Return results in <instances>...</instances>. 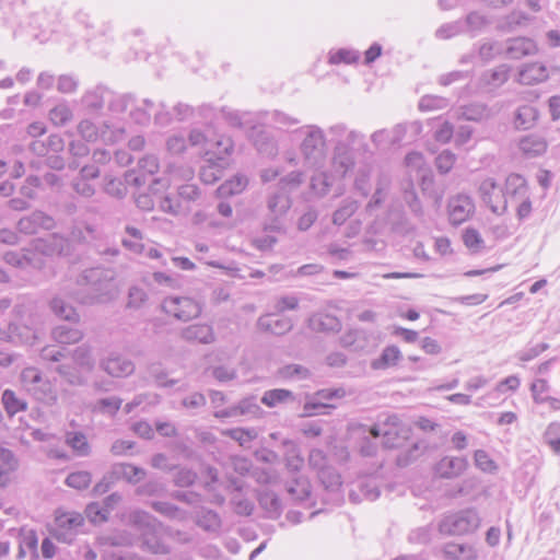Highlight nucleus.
Wrapping results in <instances>:
<instances>
[{
    "mask_svg": "<svg viewBox=\"0 0 560 560\" xmlns=\"http://www.w3.org/2000/svg\"><path fill=\"white\" fill-rule=\"evenodd\" d=\"M113 268L96 266L83 269L75 279L74 300L83 305L106 304L114 301L119 289Z\"/></svg>",
    "mask_w": 560,
    "mask_h": 560,
    "instance_id": "f257e3e1",
    "label": "nucleus"
},
{
    "mask_svg": "<svg viewBox=\"0 0 560 560\" xmlns=\"http://www.w3.org/2000/svg\"><path fill=\"white\" fill-rule=\"evenodd\" d=\"M129 524L139 534L143 550L154 555L168 553V548L162 540V523L153 515L142 510H136L129 515Z\"/></svg>",
    "mask_w": 560,
    "mask_h": 560,
    "instance_id": "f03ea898",
    "label": "nucleus"
},
{
    "mask_svg": "<svg viewBox=\"0 0 560 560\" xmlns=\"http://www.w3.org/2000/svg\"><path fill=\"white\" fill-rule=\"evenodd\" d=\"M267 214L264 221L265 232L281 233L285 230V215L292 206L289 190L278 188L267 197Z\"/></svg>",
    "mask_w": 560,
    "mask_h": 560,
    "instance_id": "7ed1b4c3",
    "label": "nucleus"
},
{
    "mask_svg": "<svg viewBox=\"0 0 560 560\" xmlns=\"http://www.w3.org/2000/svg\"><path fill=\"white\" fill-rule=\"evenodd\" d=\"M411 429L401 422L398 416L388 415L383 421L370 428L373 438L383 436V445L386 448L402 447L409 439Z\"/></svg>",
    "mask_w": 560,
    "mask_h": 560,
    "instance_id": "20e7f679",
    "label": "nucleus"
},
{
    "mask_svg": "<svg viewBox=\"0 0 560 560\" xmlns=\"http://www.w3.org/2000/svg\"><path fill=\"white\" fill-rule=\"evenodd\" d=\"M304 136L301 143V152L310 166H319L326 156V140L324 131L314 125L304 126L300 129Z\"/></svg>",
    "mask_w": 560,
    "mask_h": 560,
    "instance_id": "39448f33",
    "label": "nucleus"
},
{
    "mask_svg": "<svg viewBox=\"0 0 560 560\" xmlns=\"http://www.w3.org/2000/svg\"><path fill=\"white\" fill-rule=\"evenodd\" d=\"M480 525V517L476 510L465 509L445 515L439 524L443 535L455 536L474 533Z\"/></svg>",
    "mask_w": 560,
    "mask_h": 560,
    "instance_id": "423d86ee",
    "label": "nucleus"
},
{
    "mask_svg": "<svg viewBox=\"0 0 560 560\" xmlns=\"http://www.w3.org/2000/svg\"><path fill=\"white\" fill-rule=\"evenodd\" d=\"M218 152L210 153L206 152V155H210L206 160V164L200 168V179L202 183L211 185L219 180L223 175V170L228 165L226 155H229L233 149L231 139H221L215 142Z\"/></svg>",
    "mask_w": 560,
    "mask_h": 560,
    "instance_id": "0eeeda50",
    "label": "nucleus"
},
{
    "mask_svg": "<svg viewBox=\"0 0 560 560\" xmlns=\"http://www.w3.org/2000/svg\"><path fill=\"white\" fill-rule=\"evenodd\" d=\"M21 384L35 399L51 404L55 402L57 396L52 390L50 382L43 377L40 371L36 368H25L21 372Z\"/></svg>",
    "mask_w": 560,
    "mask_h": 560,
    "instance_id": "6e6552de",
    "label": "nucleus"
},
{
    "mask_svg": "<svg viewBox=\"0 0 560 560\" xmlns=\"http://www.w3.org/2000/svg\"><path fill=\"white\" fill-rule=\"evenodd\" d=\"M83 523L84 518L80 513H60L56 515L55 527L51 534L58 541L71 544Z\"/></svg>",
    "mask_w": 560,
    "mask_h": 560,
    "instance_id": "1a4fd4ad",
    "label": "nucleus"
},
{
    "mask_svg": "<svg viewBox=\"0 0 560 560\" xmlns=\"http://www.w3.org/2000/svg\"><path fill=\"white\" fill-rule=\"evenodd\" d=\"M163 311L178 320L187 322L196 318L201 313L200 305L187 296L167 298L162 303Z\"/></svg>",
    "mask_w": 560,
    "mask_h": 560,
    "instance_id": "9d476101",
    "label": "nucleus"
},
{
    "mask_svg": "<svg viewBox=\"0 0 560 560\" xmlns=\"http://www.w3.org/2000/svg\"><path fill=\"white\" fill-rule=\"evenodd\" d=\"M480 197L486 206L495 214H503L508 209V201L504 198L493 178H486L479 186Z\"/></svg>",
    "mask_w": 560,
    "mask_h": 560,
    "instance_id": "9b49d317",
    "label": "nucleus"
},
{
    "mask_svg": "<svg viewBox=\"0 0 560 560\" xmlns=\"http://www.w3.org/2000/svg\"><path fill=\"white\" fill-rule=\"evenodd\" d=\"M293 326L290 317L280 316L278 313L264 314L256 322V328L259 331L273 336H284L292 330Z\"/></svg>",
    "mask_w": 560,
    "mask_h": 560,
    "instance_id": "f8f14e48",
    "label": "nucleus"
},
{
    "mask_svg": "<svg viewBox=\"0 0 560 560\" xmlns=\"http://www.w3.org/2000/svg\"><path fill=\"white\" fill-rule=\"evenodd\" d=\"M55 219L49 214L36 210L31 214L21 218L16 224L19 232L32 235L38 233L40 230L49 231L55 228Z\"/></svg>",
    "mask_w": 560,
    "mask_h": 560,
    "instance_id": "ddd939ff",
    "label": "nucleus"
},
{
    "mask_svg": "<svg viewBox=\"0 0 560 560\" xmlns=\"http://www.w3.org/2000/svg\"><path fill=\"white\" fill-rule=\"evenodd\" d=\"M447 209L450 222L453 225H459L475 212V203L469 196L457 195L448 200Z\"/></svg>",
    "mask_w": 560,
    "mask_h": 560,
    "instance_id": "4468645a",
    "label": "nucleus"
},
{
    "mask_svg": "<svg viewBox=\"0 0 560 560\" xmlns=\"http://www.w3.org/2000/svg\"><path fill=\"white\" fill-rule=\"evenodd\" d=\"M100 368L113 377H127L135 372V363L119 353H110L101 360Z\"/></svg>",
    "mask_w": 560,
    "mask_h": 560,
    "instance_id": "2eb2a0df",
    "label": "nucleus"
},
{
    "mask_svg": "<svg viewBox=\"0 0 560 560\" xmlns=\"http://www.w3.org/2000/svg\"><path fill=\"white\" fill-rule=\"evenodd\" d=\"M467 466L468 462L465 457L445 456L436 463L434 470L440 478L454 479L460 476Z\"/></svg>",
    "mask_w": 560,
    "mask_h": 560,
    "instance_id": "dca6fc26",
    "label": "nucleus"
},
{
    "mask_svg": "<svg viewBox=\"0 0 560 560\" xmlns=\"http://www.w3.org/2000/svg\"><path fill=\"white\" fill-rule=\"evenodd\" d=\"M250 139L257 151L267 156L272 158L278 153V144L276 139L268 132L262 126L253 127L250 135Z\"/></svg>",
    "mask_w": 560,
    "mask_h": 560,
    "instance_id": "f3484780",
    "label": "nucleus"
},
{
    "mask_svg": "<svg viewBox=\"0 0 560 560\" xmlns=\"http://www.w3.org/2000/svg\"><path fill=\"white\" fill-rule=\"evenodd\" d=\"M504 55L510 59H521L537 51L534 40L527 37L510 38L503 44Z\"/></svg>",
    "mask_w": 560,
    "mask_h": 560,
    "instance_id": "a211bd4d",
    "label": "nucleus"
},
{
    "mask_svg": "<svg viewBox=\"0 0 560 560\" xmlns=\"http://www.w3.org/2000/svg\"><path fill=\"white\" fill-rule=\"evenodd\" d=\"M180 337L187 342L209 345L214 342L215 336L212 326L208 324H194L182 329Z\"/></svg>",
    "mask_w": 560,
    "mask_h": 560,
    "instance_id": "6ab92c4d",
    "label": "nucleus"
},
{
    "mask_svg": "<svg viewBox=\"0 0 560 560\" xmlns=\"http://www.w3.org/2000/svg\"><path fill=\"white\" fill-rule=\"evenodd\" d=\"M387 224L393 233L406 236L415 232L416 228L400 208H390L386 218Z\"/></svg>",
    "mask_w": 560,
    "mask_h": 560,
    "instance_id": "aec40b11",
    "label": "nucleus"
},
{
    "mask_svg": "<svg viewBox=\"0 0 560 560\" xmlns=\"http://www.w3.org/2000/svg\"><path fill=\"white\" fill-rule=\"evenodd\" d=\"M506 201H517L528 196L526 180L518 174H510L505 179L504 189H502Z\"/></svg>",
    "mask_w": 560,
    "mask_h": 560,
    "instance_id": "412c9836",
    "label": "nucleus"
},
{
    "mask_svg": "<svg viewBox=\"0 0 560 560\" xmlns=\"http://www.w3.org/2000/svg\"><path fill=\"white\" fill-rule=\"evenodd\" d=\"M287 492L296 502H305L311 499V482L307 477L299 475L287 482Z\"/></svg>",
    "mask_w": 560,
    "mask_h": 560,
    "instance_id": "4be33fe9",
    "label": "nucleus"
},
{
    "mask_svg": "<svg viewBox=\"0 0 560 560\" xmlns=\"http://www.w3.org/2000/svg\"><path fill=\"white\" fill-rule=\"evenodd\" d=\"M491 116V112L487 105L481 103H471L465 106H460L455 112L456 119L469 120V121H482Z\"/></svg>",
    "mask_w": 560,
    "mask_h": 560,
    "instance_id": "5701e85b",
    "label": "nucleus"
},
{
    "mask_svg": "<svg viewBox=\"0 0 560 560\" xmlns=\"http://www.w3.org/2000/svg\"><path fill=\"white\" fill-rule=\"evenodd\" d=\"M260 410V407L256 404L254 397L245 398L237 405L229 407L226 409L215 411V418H231L241 415H256Z\"/></svg>",
    "mask_w": 560,
    "mask_h": 560,
    "instance_id": "b1692460",
    "label": "nucleus"
},
{
    "mask_svg": "<svg viewBox=\"0 0 560 560\" xmlns=\"http://www.w3.org/2000/svg\"><path fill=\"white\" fill-rule=\"evenodd\" d=\"M538 109L532 105L520 106L515 110L514 126L520 130H528L533 128L538 119Z\"/></svg>",
    "mask_w": 560,
    "mask_h": 560,
    "instance_id": "393cba45",
    "label": "nucleus"
},
{
    "mask_svg": "<svg viewBox=\"0 0 560 560\" xmlns=\"http://www.w3.org/2000/svg\"><path fill=\"white\" fill-rule=\"evenodd\" d=\"M49 308L57 317L63 320L77 323L80 319L75 308L60 296H54L50 299Z\"/></svg>",
    "mask_w": 560,
    "mask_h": 560,
    "instance_id": "a878e982",
    "label": "nucleus"
},
{
    "mask_svg": "<svg viewBox=\"0 0 560 560\" xmlns=\"http://www.w3.org/2000/svg\"><path fill=\"white\" fill-rule=\"evenodd\" d=\"M112 468L113 474L117 477V480L125 479L130 483H138L145 476V470L143 468L133 466L131 464H115Z\"/></svg>",
    "mask_w": 560,
    "mask_h": 560,
    "instance_id": "bb28decb",
    "label": "nucleus"
},
{
    "mask_svg": "<svg viewBox=\"0 0 560 560\" xmlns=\"http://www.w3.org/2000/svg\"><path fill=\"white\" fill-rule=\"evenodd\" d=\"M51 337L60 345H73L82 340L83 332L68 325H59L52 329Z\"/></svg>",
    "mask_w": 560,
    "mask_h": 560,
    "instance_id": "cd10ccee",
    "label": "nucleus"
},
{
    "mask_svg": "<svg viewBox=\"0 0 560 560\" xmlns=\"http://www.w3.org/2000/svg\"><path fill=\"white\" fill-rule=\"evenodd\" d=\"M548 78V72L545 66L540 63L526 65L520 71V81L523 84H534L542 82Z\"/></svg>",
    "mask_w": 560,
    "mask_h": 560,
    "instance_id": "c85d7f7f",
    "label": "nucleus"
},
{
    "mask_svg": "<svg viewBox=\"0 0 560 560\" xmlns=\"http://www.w3.org/2000/svg\"><path fill=\"white\" fill-rule=\"evenodd\" d=\"M401 359V352L396 346H388L383 349L381 355L371 363L374 370H385L395 366Z\"/></svg>",
    "mask_w": 560,
    "mask_h": 560,
    "instance_id": "c756f323",
    "label": "nucleus"
},
{
    "mask_svg": "<svg viewBox=\"0 0 560 560\" xmlns=\"http://www.w3.org/2000/svg\"><path fill=\"white\" fill-rule=\"evenodd\" d=\"M521 151L529 156H537L547 150L546 140L537 135H529L521 139L520 141Z\"/></svg>",
    "mask_w": 560,
    "mask_h": 560,
    "instance_id": "7c9ffc66",
    "label": "nucleus"
},
{
    "mask_svg": "<svg viewBox=\"0 0 560 560\" xmlns=\"http://www.w3.org/2000/svg\"><path fill=\"white\" fill-rule=\"evenodd\" d=\"M284 445L287 446L284 454L285 468L290 474L296 475L302 469L304 459L300 454L299 447L293 442L285 441Z\"/></svg>",
    "mask_w": 560,
    "mask_h": 560,
    "instance_id": "2f4dec72",
    "label": "nucleus"
},
{
    "mask_svg": "<svg viewBox=\"0 0 560 560\" xmlns=\"http://www.w3.org/2000/svg\"><path fill=\"white\" fill-rule=\"evenodd\" d=\"M65 442L78 456H89L91 453V446L82 432H67Z\"/></svg>",
    "mask_w": 560,
    "mask_h": 560,
    "instance_id": "473e14b6",
    "label": "nucleus"
},
{
    "mask_svg": "<svg viewBox=\"0 0 560 560\" xmlns=\"http://www.w3.org/2000/svg\"><path fill=\"white\" fill-rule=\"evenodd\" d=\"M310 326L316 331H338L340 323L330 314H317L311 317Z\"/></svg>",
    "mask_w": 560,
    "mask_h": 560,
    "instance_id": "72a5a7b5",
    "label": "nucleus"
},
{
    "mask_svg": "<svg viewBox=\"0 0 560 560\" xmlns=\"http://www.w3.org/2000/svg\"><path fill=\"white\" fill-rule=\"evenodd\" d=\"M465 34H469L470 36H476L478 33L482 32L483 28L490 23L486 15L472 11L463 19Z\"/></svg>",
    "mask_w": 560,
    "mask_h": 560,
    "instance_id": "f704fd0d",
    "label": "nucleus"
},
{
    "mask_svg": "<svg viewBox=\"0 0 560 560\" xmlns=\"http://www.w3.org/2000/svg\"><path fill=\"white\" fill-rule=\"evenodd\" d=\"M247 186V178L243 175H236L233 178L225 180L217 189L219 197L224 198L233 195L241 194Z\"/></svg>",
    "mask_w": 560,
    "mask_h": 560,
    "instance_id": "c9c22d12",
    "label": "nucleus"
},
{
    "mask_svg": "<svg viewBox=\"0 0 560 560\" xmlns=\"http://www.w3.org/2000/svg\"><path fill=\"white\" fill-rule=\"evenodd\" d=\"M443 555L448 560H475L476 555L471 547L459 544H447Z\"/></svg>",
    "mask_w": 560,
    "mask_h": 560,
    "instance_id": "e433bc0d",
    "label": "nucleus"
},
{
    "mask_svg": "<svg viewBox=\"0 0 560 560\" xmlns=\"http://www.w3.org/2000/svg\"><path fill=\"white\" fill-rule=\"evenodd\" d=\"M358 209L359 202L357 200L352 198L343 199L339 208L332 213V223L335 225H342Z\"/></svg>",
    "mask_w": 560,
    "mask_h": 560,
    "instance_id": "4c0bfd02",
    "label": "nucleus"
},
{
    "mask_svg": "<svg viewBox=\"0 0 560 560\" xmlns=\"http://www.w3.org/2000/svg\"><path fill=\"white\" fill-rule=\"evenodd\" d=\"M402 199L416 218L423 219V207L412 184H408V186L404 189Z\"/></svg>",
    "mask_w": 560,
    "mask_h": 560,
    "instance_id": "58836bf2",
    "label": "nucleus"
},
{
    "mask_svg": "<svg viewBox=\"0 0 560 560\" xmlns=\"http://www.w3.org/2000/svg\"><path fill=\"white\" fill-rule=\"evenodd\" d=\"M2 404L5 411L12 417L20 411H24L27 408L25 400L20 399L15 393L11 389H5L1 397Z\"/></svg>",
    "mask_w": 560,
    "mask_h": 560,
    "instance_id": "ea45409f",
    "label": "nucleus"
},
{
    "mask_svg": "<svg viewBox=\"0 0 560 560\" xmlns=\"http://www.w3.org/2000/svg\"><path fill=\"white\" fill-rule=\"evenodd\" d=\"M318 479L325 490L331 494L338 493L341 480L339 474L334 468L328 467L327 469H324L318 474Z\"/></svg>",
    "mask_w": 560,
    "mask_h": 560,
    "instance_id": "a19ab883",
    "label": "nucleus"
},
{
    "mask_svg": "<svg viewBox=\"0 0 560 560\" xmlns=\"http://www.w3.org/2000/svg\"><path fill=\"white\" fill-rule=\"evenodd\" d=\"M147 291L140 285H131L128 289L126 307L130 310L141 308L148 301Z\"/></svg>",
    "mask_w": 560,
    "mask_h": 560,
    "instance_id": "79ce46f5",
    "label": "nucleus"
},
{
    "mask_svg": "<svg viewBox=\"0 0 560 560\" xmlns=\"http://www.w3.org/2000/svg\"><path fill=\"white\" fill-rule=\"evenodd\" d=\"M293 398V393L291 390L277 388L265 392L264 396L261 397V402L268 407H275L278 404Z\"/></svg>",
    "mask_w": 560,
    "mask_h": 560,
    "instance_id": "37998d69",
    "label": "nucleus"
},
{
    "mask_svg": "<svg viewBox=\"0 0 560 560\" xmlns=\"http://www.w3.org/2000/svg\"><path fill=\"white\" fill-rule=\"evenodd\" d=\"M91 481H92L91 472H89L86 470H79V471H73V472L69 474L66 478L65 483L70 488H73L77 490H84L91 485Z\"/></svg>",
    "mask_w": 560,
    "mask_h": 560,
    "instance_id": "c03bdc74",
    "label": "nucleus"
},
{
    "mask_svg": "<svg viewBox=\"0 0 560 560\" xmlns=\"http://www.w3.org/2000/svg\"><path fill=\"white\" fill-rule=\"evenodd\" d=\"M73 361L86 370H92L94 366V359L92 355L91 347L81 345L72 351Z\"/></svg>",
    "mask_w": 560,
    "mask_h": 560,
    "instance_id": "a18cd8bd",
    "label": "nucleus"
},
{
    "mask_svg": "<svg viewBox=\"0 0 560 560\" xmlns=\"http://www.w3.org/2000/svg\"><path fill=\"white\" fill-rule=\"evenodd\" d=\"M353 166L354 162L348 153H338L334 156L332 170L337 176L345 177Z\"/></svg>",
    "mask_w": 560,
    "mask_h": 560,
    "instance_id": "49530a36",
    "label": "nucleus"
},
{
    "mask_svg": "<svg viewBox=\"0 0 560 560\" xmlns=\"http://www.w3.org/2000/svg\"><path fill=\"white\" fill-rule=\"evenodd\" d=\"M448 106V100L436 95H424L420 98L418 107L422 112L443 109Z\"/></svg>",
    "mask_w": 560,
    "mask_h": 560,
    "instance_id": "de8ad7c7",
    "label": "nucleus"
},
{
    "mask_svg": "<svg viewBox=\"0 0 560 560\" xmlns=\"http://www.w3.org/2000/svg\"><path fill=\"white\" fill-rule=\"evenodd\" d=\"M463 241L466 247L472 253H479L485 247V242L480 233L472 228H468L463 233Z\"/></svg>",
    "mask_w": 560,
    "mask_h": 560,
    "instance_id": "09e8293b",
    "label": "nucleus"
},
{
    "mask_svg": "<svg viewBox=\"0 0 560 560\" xmlns=\"http://www.w3.org/2000/svg\"><path fill=\"white\" fill-rule=\"evenodd\" d=\"M459 34H465L463 20L443 24L435 32L436 37L441 39H448Z\"/></svg>",
    "mask_w": 560,
    "mask_h": 560,
    "instance_id": "8fccbe9b",
    "label": "nucleus"
},
{
    "mask_svg": "<svg viewBox=\"0 0 560 560\" xmlns=\"http://www.w3.org/2000/svg\"><path fill=\"white\" fill-rule=\"evenodd\" d=\"M279 374L283 378L305 380L310 376V371L301 364H288L279 370Z\"/></svg>",
    "mask_w": 560,
    "mask_h": 560,
    "instance_id": "3c124183",
    "label": "nucleus"
},
{
    "mask_svg": "<svg viewBox=\"0 0 560 560\" xmlns=\"http://www.w3.org/2000/svg\"><path fill=\"white\" fill-rule=\"evenodd\" d=\"M38 537L36 532L33 529L22 528L20 534V551L22 553L27 549L31 552H35L37 550Z\"/></svg>",
    "mask_w": 560,
    "mask_h": 560,
    "instance_id": "603ef678",
    "label": "nucleus"
},
{
    "mask_svg": "<svg viewBox=\"0 0 560 560\" xmlns=\"http://www.w3.org/2000/svg\"><path fill=\"white\" fill-rule=\"evenodd\" d=\"M456 162V155L450 150H443L435 158V167L441 174H447Z\"/></svg>",
    "mask_w": 560,
    "mask_h": 560,
    "instance_id": "864d4df0",
    "label": "nucleus"
},
{
    "mask_svg": "<svg viewBox=\"0 0 560 560\" xmlns=\"http://www.w3.org/2000/svg\"><path fill=\"white\" fill-rule=\"evenodd\" d=\"M226 434L234 441L238 442L240 445L245 446L253 440L257 438V432L255 429H243L235 428L231 429L226 432Z\"/></svg>",
    "mask_w": 560,
    "mask_h": 560,
    "instance_id": "5fc2aeb1",
    "label": "nucleus"
},
{
    "mask_svg": "<svg viewBox=\"0 0 560 560\" xmlns=\"http://www.w3.org/2000/svg\"><path fill=\"white\" fill-rule=\"evenodd\" d=\"M56 372L70 385L80 386L84 384L83 377L71 365L60 364L56 368Z\"/></svg>",
    "mask_w": 560,
    "mask_h": 560,
    "instance_id": "6e6d98bb",
    "label": "nucleus"
},
{
    "mask_svg": "<svg viewBox=\"0 0 560 560\" xmlns=\"http://www.w3.org/2000/svg\"><path fill=\"white\" fill-rule=\"evenodd\" d=\"M504 55L503 44L499 42L485 43L479 48V56L482 60L489 61L495 56Z\"/></svg>",
    "mask_w": 560,
    "mask_h": 560,
    "instance_id": "4d7b16f0",
    "label": "nucleus"
},
{
    "mask_svg": "<svg viewBox=\"0 0 560 560\" xmlns=\"http://www.w3.org/2000/svg\"><path fill=\"white\" fill-rule=\"evenodd\" d=\"M327 463L328 459L324 451L319 448L311 450L308 455V466L312 469L317 470V475L329 467Z\"/></svg>",
    "mask_w": 560,
    "mask_h": 560,
    "instance_id": "13d9d810",
    "label": "nucleus"
},
{
    "mask_svg": "<svg viewBox=\"0 0 560 560\" xmlns=\"http://www.w3.org/2000/svg\"><path fill=\"white\" fill-rule=\"evenodd\" d=\"M49 117L55 125L63 126L71 119L72 112L67 105L60 104L49 112Z\"/></svg>",
    "mask_w": 560,
    "mask_h": 560,
    "instance_id": "bf43d9fd",
    "label": "nucleus"
},
{
    "mask_svg": "<svg viewBox=\"0 0 560 560\" xmlns=\"http://www.w3.org/2000/svg\"><path fill=\"white\" fill-rule=\"evenodd\" d=\"M151 508L160 513L163 516H166L168 518H179L180 517V510L170 503V502H163V501H153L150 503Z\"/></svg>",
    "mask_w": 560,
    "mask_h": 560,
    "instance_id": "052dcab7",
    "label": "nucleus"
},
{
    "mask_svg": "<svg viewBox=\"0 0 560 560\" xmlns=\"http://www.w3.org/2000/svg\"><path fill=\"white\" fill-rule=\"evenodd\" d=\"M545 440L555 453H560V423H550L545 432Z\"/></svg>",
    "mask_w": 560,
    "mask_h": 560,
    "instance_id": "680f3d73",
    "label": "nucleus"
},
{
    "mask_svg": "<svg viewBox=\"0 0 560 560\" xmlns=\"http://www.w3.org/2000/svg\"><path fill=\"white\" fill-rule=\"evenodd\" d=\"M330 186V177L326 173L314 175L311 179L312 189L319 196L328 194Z\"/></svg>",
    "mask_w": 560,
    "mask_h": 560,
    "instance_id": "e2e57ef3",
    "label": "nucleus"
},
{
    "mask_svg": "<svg viewBox=\"0 0 560 560\" xmlns=\"http://www.w3.org/2000/svg\"><path fill=\"white\" fill-rule=\"evenodd\" d=\"M86 515L92 523H103L108 520V509H104L100 503H90L86 506Z\"/></svg>",
    "mask_w": 560,
    "mask_h": 560,
    "instance_id": "0e129e2a",
    "label": "nucleus"
},
{
    "mask_svg": "<svg viewBox=\"0 0 560 560\" xmlns=\"http://www.w3.org/2000/svg\"><path fill=\"white\" fill-rule=\"evenodd\" d=\"M104 190L112 197L122 198L127 194L125 182L118 178H106Z\"/></svg>",
    "mask_w": 560,
    "mask_h": 560,
    "instance_id": "69168bd1",
    "label": "nucleus"
},
{
    "mask_svg": "<svg viewBox=\"0 0 560 560\" xmlns=\"http://www.w3.org/2000/svg\"><path fill=\"white\" fill-rule=\"evenodd\" d=\"M421 448L418 443H412L406 451L400 452L396 458V463L399 467L408 466L412 460L419 457Z\"/></svg>",
    "mask_w": 560,
    "mask_h": 560,
    "instance_id": "338daca9",
    "label": "nucleus"
},
{
    "mask_svg": "<svg viewBox=\"0 0 560 560\" xmlns=\"http://www.w3.org/2000/svg\"><path fill=\"white\" fill-rule=\"evenodd\" d=\"M259 503L269 513L278 514L281 510L280 499L273 492L262 493Z\"/></svg>",
    "mask_w": 560,
    "mask_h": 560,
    "instance_id": "774afa93",
    "label": "nucleus"
}]
</instances>
